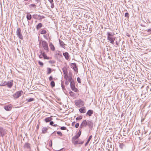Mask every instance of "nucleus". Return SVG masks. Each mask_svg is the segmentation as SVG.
<instances>
[{
  "instance_id": "20",
  "label": "nucleus",
  "mask_w": 151,
  "mask_h": 151,
  "mask_svg": "<svg viewBox=\"0 0 151 151\" xmlns=\"http://www.w3.org/2000/svg\"><path fill=\"white\" fill-rule=\"evenodd\" d=\"M52 118L51 117L46 118L45 119V121L46 122H48L52 120Z\"/></svg>"
},
{
  "instance_id": "47",
  "label": "nucleus",
  "mask_w": 151,
  "mask_h": 151,
  "mask_svg": "<svg viewBox=\"0 0 151 151\" xmlns=\"http://www.w3.org/2000/svg\"><path fill=\"white\" fill-rule=\"evenodd\" d=\"M49 63L51 64H54L55 63V61L54 60H50L49 61Z\"/></svg>"
},
{
  "instance_id": "21",
  "label": "nucleus",
  "mask_w": 151,
  "mask_h": 151,
  "mask_svg": "<svg viewBox=\"0 0 151 151\" xmlns=\"http://www.w3.org/2000/svg\"><path fill=\"white\" fill-rule=\"evenodd\" d=\"M4 109L7 111H9L11 110L12 108L9 106H6L4 107Z\"/></svg>"
},
{
  "instance_id": "24",
  "label": "nucleus",
  "mask_w": 151,
  "mask_h": 151,
  "mask_svg": "<svg viewBox=\"0 0 151 151\" xmlns=\"http://www.w3.org/2000/svg\"><path fill=\"white\" fill-rule=\"evenodd\" d=\"M52 69L51 68H47V74H49L51 73L52 72Z\"/></svg>"
},
{
  "instance_id": "43",
  "label": "nucleus",
  "mask_w": 151,
  "mask_h": 151,
  "mask_svg": "<svg viewBox=\"0 0 151 151\" xmlns=\"http://www.w3.org/2000/svg\"><path fill=\"white\" fill-rule=\"evenodd\" d=\"M38 64L42 66H43V63L42 62H41L40 61H39L38 62Z\"/></svg>"
},
{
  "instance_id": "14",
  "label": "nucleus",
  "mask_w": 151,
  "mask_h": 151,
  "mask_svg": "<svg viewBox=\"0 0 151 151\" xmlns=\"http://www.w3.org/2000/svg\"><path fill=\"white\" fill-rule=\"evenodd\" d=\"M72 66L74 71L76 72H78V69L77 67L76 64L75 63H72Z\"/></svg>"
},
{
  "instance_id": "12",
  "label": "nucleus",
  "mask_w": 151,
  "mask_h": 151,
  "mask_svg": "<svg viewBox=\"0 0 151 151\" xmlns=\"http://www.w3.org/2000/svg\"><path fill=\"white\" fill-rule=\"evenodd\" d=\"M79 111L82 113H84L86 112V109L85 107H83L79 109Z\"/></svg>"
},
{
  "instance_id": "13",
  "label": "nucleus",
  "mask_w": 151,
  "mask_h": 151,
  "mask_svg": "<svg viewBox=\"0 0 151 151\" xmlns=\"http://www.w3.org/2000/svg\"><path fill=\"white\" fill-rule=\"evenodd\" d=\"M24 147L25 148L28 149L29 150H31L30 145L28 143H25L24 145Z\"/></svg>"
},
{
  "instance_id": "49",
  "label": "nucleus",
  "mask_w": 151,
  "mask_h": 151,
  "mask_svg": "<svg viewBox=\"0 0 151 151\" xmlns=\"http://www.w3.org/2000/svg\"><path fill=\"white\" fill-rule=\"evenodd\" d=\"M125 16L127 17H129V14L128 13H126L125 14Z\"/></svg>"
},
{
  "instance_id": "41",
  "label": "nucleus",
  "mask_w": 151,
  "mask_h": 151,
  "mask_svg": "<svg viewBox=\"0 0 151 151\" xmlns=\"http://www.w3.org/2000/svg\"><path fill=\"white\" fill-rule=\"evenodd\" d=\"M69 81L68 80V79H67V80H66V81L65 82V84L66 85H68L69 84Z\"/></svg>"
},
{
  "instance_id": "61",
  "label": "nucleus",
  "mask_w": 151,
  "mask_h": 151,
  "mask_svg": "<svg viewBox=\"0 0 151 151\" xmlns=\"http://www.w3.org/2000/svg\"><path fill=\"white\" fill-rule=\"evenodd\" d=\"M52 126H53L54 127H56L57 126V124H54V125L53 124V125Z\"/></svg>"
},
{
  "instance_id": "31",
  "label": "nucleus",
  "mask_w": 151,
  "mask_h": 151,
  "mask_svg": "<svg viewBox=\"0 0 151 151\" xmlns=\"http://www.w3.org/2000/svg\"><path fill=\"white\" fill-rule=\"evenodd\" d=\"M73 91H74V92H79V90L77 88H76L75 87H73V88H71Z\"/></svg>"
},
{
  "instance_id": "40",
  "label": "nucleus",
  "mask_w": 151,
  "mask_h": 151,
  "mask_svg": "<svg viewBox=\"0 0 151 151\" xmlns=\"http://www.w3.org/2000/svg\"><path fill=\"white\" fill-rule=\"evenodd\" d=\"M82 116H78L77 117H76V119L80 120H81V119H82Z\"/></svg>"
},
{
  "instance_id": "5",
  "label": "nucleus",
  "mask_w": 151,
  "mask_h": 151,
  "mask_svg": "<svg viewBox=\"0 0 151 151\" xmlns=\"http://www.w3.org/2000/svg\"><path fill=\"white\" fill-rule=\"evenodd\" d=\"M42 44L44 50L48 52L49 51V48L47 42L44 40L42 41Z\"/></svg>"
},
{
  "instance_id": "33",
  "label": "nucleus",
  "mask_w": 151,
  "mask_h": 151,
  "mask_svg": "<svg viewBox=\"0 0 151 151\" xmlns=\"http://www.w3.org/2000/svg\"><path fill=\"white\" fill-rule=\"evenodd\" d=\"M6 85V81L2 82L0 84V86H4Z\"/></svg>"
},
{
  "instance_id": "2",
  "label": "nucleus",
  "mask_w": 151,
  "mask_h": 151,
  "mask_svg": "<svg viewBox=\"0 0 151 151\" xmlns=\"http://www.w3.org/2000/svg\"><path fill=\"white\" fill-rule=\"evenodd\" d=\"M107 40L109 41V42L113 44L114 43V41L115 39V37H114V33L108 32L107 33Z\"/></svg>"
},
{
  "instance_id": "38",
  "label": "nucleus",
  "mask_w": 151,
  "mask_h": 151,
  "mask_svg": "<svg viewBox=\"0 0 151 151\" xmlns=\"http://www.w3.org/2000/svg\"><path fill=\"white\" fill-rule=\"evenodd\" d=\"M69 93L70 95L72 96H73L75 95V93L72 91L70 92Z\"/></svg>"
},
{
  "instance_id": "17",
  "label": "nucleus",
  "mask_w": 151,
  "mask_h": 151,
  "mask_svg": "<svg viewBox=\"0 0 151 151\" xmlns=\"http://www.w3.org/2000/svg\"><path fill=\"white\" fill-rule=\"evenodd\" d=\"M93 113V111L92 110H89L86 113V114L88 115L89 116H91Z\"/></svg>"
},
{
  "instance_id": "29",
  "label": "nucleus",
  "mask_w": 151,
  "mask_h": 151,
  "mask_svg": "<svg viewBox=\"0 0 151 151\" xmlns=\"http://www.w3.org/2000/svg\"><path fill=\"white\" fill-rule=\"evenodd\" d=\"M92 135H91L89 137V138L88 140H87V142L85 144V146H86L88 144L89 142L90 141V140L92 138Z\"/></svg>"
},
{
  "instance_id": "4",
  "label": "nucleus",
  "mask_w": 151,
  "mask_h": 151,
  "mask_svg": "<svg viewBox=\"0 0 151 151\" xmlns=\"http://www.w3.org/2000/svg\"><path fill=\"white\" fill-rule=\"evenodd\" d=\"M75 104L78 107H81L84 104V101L81 99L76 100L75 101Z\"/></svg>"
},
{
  "instance_id": "7",
  "label": "nucleus",
  "mask_w": 151,
  "mask_h": 151,
  "mask_svg": "<svg viewBox=\"0 0 151 151\" xmlns=\"http://www.w3.org/2000/svg\"><path fill=\"white\" fill-rule=\"evenodd\" d=\"M23 93V92L22 91H18L14 94L13 96L15 98H18L21 96Z\"/></svg>"
},
{
  "instance_id": "30",
  "label": "nucleus",
  "mask_w": 151,
  "mask_h": 151,
  "mask_svg": "<svg viewBox=\"0 0 151 151\" xmlns=\"http://www.w3.org/2000/svg\"><path fill=\"white\" fill-rule=\"evenodd\" d=\"M43 57L44 59H46L48 60L49 59V58L47 57L46 55L45 54V52H44V53H43Z\"/></svg>"
},
{
  "instance_id": "42",
  "label": "nucleus",
  "mask_w": 151,
  "mask_h": 151,
  "mask_svg": "<svg viewBox=\"0 0 151 151\" xmlns=\"http://www.w3.org/2000/svg\"><path fill=\"white\" fill-rule=\"evenodd\" d=\"M77 81L79 83H81V81L80 78L79 77H78L77 78Z\"/></svg>"
},
{
  "instance_id": "54",
  "label": "nucleus",
  "mask_w": 151,
  "mask_h": 151,
  "mask_svg": "<svg viewBox=\"0 0 151 151\" xmlns=\"http://www.w3.org/2000/svg\"><path fill=\"white\" fill-rule=\"evenodd\" d=\"M54 124V122L53 121H51L50 122V124L51 125H53Z\"/></svg>"
},
{
  "instance_id": "37",
  "label": "nucleus",
  "mask_w": 151,
  "mask_h": 151,
  "mask_svg": "<svg viewBox=\"0 0 151 151\" xmlns=\"http://www.w3.org/2000/svg\"><path fill=\"white\" fill-rule=\"evenodd\" d=\"M47 32L45 30H42L41 31V34H44L46 33Z\"/></svg>"
},
{
  "instance_id": "15",
  "label": "nucleus",
  "mask_w": 151,
  "mask_h": 151,
  "mask_svg": "<svg viewBox=\"0 0 151 151\" xmlns=\"http://www.w3.org/2000/svg\"><path fill=\"white\" fill-rule=\"evenodd\" d=\"M49 46L52 51H54L55 50V47L52 42H50V43Z\"/></svg>"
},
{
  "instance_id": "44",
  "label": "nucleus",
  "mask_w": 151,
  "mask_h": 151,
  "mask_svg": "<svg viewBox=\"0 0 151 151\" xmlns=\"http://www.w3.org/2000/svg\"><path fill=\"white\" fill-rule=\"evenodd\" d=\"M57 134L60 135V136H62V133L59 131H58L57 132Z\"/></svg>"
},
{
  "instance_id": "32",
  "label": "nucleus",
  "mask_w": 151,
  "mask_h": 151,
  "mask_svg": "<svg viewBox=\"0 0 151 151\" xmlns=\"http://www.w3.org/2000/svg\"><path fill=\"white\" fill-rule=\"evenodd\" d=\"M29 6L30 8H35L36 6L35 4H32L29 5Z\"/></svg>"
},
{
  "instance_id": "64",
  "label": "nucleus",
  "mask_w": 151,
  "mask_h": 151,
  "mask_svg": "<svg viewBox=\"0 0 151 151\" xmlns=\"http://www.w3.org/2000/svg\"><path fill=\"white\" fill-rule=\"evenodd\" d=\"M42 18H44V17L43 16H41Z\"/></svg>"
},
{
  "instance_id": "19",
  "label": "nucleus",
  "mask_w": 151,
  "mask_h": 151,
  "mask_svg": "<svg viewBox=\"0 0 151 151\" xmlns=\"http://www.w3.org/2000/svg\"><path fill=\"white\" fill-rule=\"evenodd\" d=\"M70 86L71 88L75 87V83L74 80H72V81H70Z\"/></svg>"
},
{
  "instance_id": "62",
  "label": "nucleus",
  "mask_w": 151,
  "mask_h": 151,
  "mask_svg": "<svg viewBox=\"0 0 151 151\" xmlns=\"http://www.w3.org/2000/svg\"><path fill=\"white\" fill-rule=\"evenodd\" d=\"M116 44L117 45H118L119 44V43L117 42L116 41Z\"/></svg>"
},
{
  "instance_id": "25",
  "label": "nucleus",
  "mask_w": 151,
  "mask_h": 151,
  "mask_svg": "<svg viewBox=\"0 0 151 151\" xmlns=\"http://www.w3.org/2000/svg\"><path fill=\"white\" fill-rule=\"evenodd\" d=\"M78 137L76 135L73 137L72 139V142L73 143V142L74 141H76V140L78 138Z\"/></svg>"
},
{
  "instance_id": "58",
  "label": "nucleus",
  "mask_w": 151,
  "mask_h": 151,
  "mask_svg": "<svg viewBox=\"0 0 151 151\" xmlns=\"http://www.w3.org/2000/svg\"><path fill=\"white\" fill-rule=\"evenodd\" d=\"M48 1L51 3H53V0H48Z\"/></svg>"
},
{
  "instance_id": "35",
  "label": "nucleus",
  "mask_w": 151,
  "mask_h": 151,
  "mask_svg": "<svg viewBox=\"0 0 151 151\" xmlns=\"http://www.w3.org/2000/svg\"><path fill=\"white\" fill-rule=\"evenodd\" d=\"M50 85L52 87H54L55 86V83L54 81H52L50 83Z\"/></svg>"
},
{
  "instance_id": "10",
  "label": "nucleus",
  "mask_w": 151,
  "mask_h": 151,
  "mask_svg": "<svg viewBox=\"0 0 151 151\" xmlns=\"http://www.w3.org/2000/svg\"><path fill=\"white\" fill-rule=\"evenodd\" d=\"M63 55L66 60H68L70 58V55L68 52H66L63 53Z\"/></svg>"
},
{
  "instance_id": "34",
  "label": "nucleus",
  "mask_w": 151,
  "mask_h": 151,
  "mask_svg": "<svg viewBox=\"0 0 151 151\" xmlns=\"http://www.w3.org/2000/svg\"><path fill=\"white\" fill-rule=\"evenodd\" d=\"M63 74L65 75V74H67V71L65 68H63Z\"/></svg>"
},
{
  "instance_id": "55",
  "label": "nucleus",
  "mask_w": 151,
  "mask_h": 151,
  "mask_svg": "<svg viewBox=\"0 0 151 151\" xmlns=\"http://www.w3.org/2000/svg\"><path fill=\"white\" fill-rule=\"evenodd\" d=\"M61 86H62V89L63 90L65 89L64 86L63 85L62 83H61Z\"/></svg>"
},
{
  "instance_id": "48",
  "label": "nucleus",
  "mask_w": 151,
  "mask_h": 151,
  "mask_svg": "<svg viewBox=\"0 0 151 151\" xmlns=\"http://www.w3.org/2000/svg\"><path fill=\"white\" fill-rule=\"evenodd\" d=\"M79 126V123H77L75 125V127L76 128H78Z\"/></svg>"
},
{
  "instance_id": "23",
  "label": "nucleus",
  "mask_w": 151,
  "mask_h": 151,
  "mask_svg": "<svg viewBox=\"0 0 151 151\" xmlns=\"http://www.w3.org/2000/svg\"><path fill=\"white\" fill-rule=\"evenodd\" d=\"M119 147L121 149H123L125 147V145L123 143H119Z\"/></svg>"
},
{
  "instance_id": "11",
  "label": "nucleus",
  "mask_w": 151,
  "mask_h": 151,
  "mask_svg": "<svg viewBox=\"0 0 151 151\" xmlns=\"http://www.w3.org/2000/svg\"><path fill=\"white\" fill-rule=\"evenodd\" d=\"M84 143V141H81L80 139H79L78 141H74L73 142V143L75 145L79 144H82Z\"/></svg>"
},
{
  "instance_id": "50",
  "label": "nucleus",
  "mask_w": 151,
  "mask_h": 151,
  "mask_svg": "<svg viewBox=\"0 0 151 151\" xmlns=\"http://www.w3.org/2000/svg\"><path fill=\"white\" fill-rule=\"evenodd\" d=\"M35 1L36 2L35 4H37V3H40V0H35Z\"/></svg>"
},
{
  "instance_id": "57",
  "label": "nucleus",
  "mask_w": 151,
  "mask_h": 151,
  "mask_svg": "<svg viewBox=\"0 0 151 151\" xmlns=\"http://www.w3.org/2000/svg\"><path fill=\"white\" fill-rule=\"evenodd\" d=\"M75 122H73L72 123V126H74L75 125Z\"/></svg>"
},
{
  "instance_id": "9",
  "label": "nucleus",
  "mask_w": 151,
  "mask_h": 151,
  "mask_svg": "<svg viewBox=\"0 0 151 151\" xmlns=\"http://www.w3.org/2000/svg\"><path fill=\"white\" fill-rule=\"evenodd\" d=\"M55 54L57 57L59 58L63 57L61 52L59 50H56L55 53Z\"/></svg>"
},
{
  "instance_id": "6",
  "label": "nucleus",
  "mask_w": 151,
  "mask_h": 151,
  "mask_svg": "<svg viewBox=\"0 0 151 151\" xmlns=\"http://www.w3.org/2000/svg\"><path fill=\"white\" fill-rule=\"evenodd\" d=\"M21 30L20 28L18 27L16 31V34L18 37L21 39L22 40L23 38V37L21 34Z\"/></svg>"
},
{
  "instance_id": "53",
  "label": "nucleus",
  "mask_w": 151,
  "mask_h": 151,
  "mask_svg": "<svg viewBox=\"0 0 151 151\" xmlns=\"http://www.w3.org/2000/svg\"><path fill=\"white\" fill-rule=\"evenodd\" d=\"M137 134L138 135H140V134H139V133H140V134L141 133H140V130H138V131H137Z\"/></svg>"
},
{
  "instance_id": "39",
  "label": "nucleus",
  "mask_w": 151,
  "mask_h": 151,
  "mask_svg": "<svg viewBox=\"0 0 151 151\" xmlns=\"http://www.w3.org/2000/svg\"><path fill=\"white\" fill-rule=\"evenodd\" d=\"M34 100V99L33 98H30V99H28L27 101L28 102H31V101H33Z\"/></svg>"
},
{
  "instance_id": "28",
  "label": "nucleus",
  "mask_w": 151,
  "mask_h": 151,
  "mask_svg": "<svg viewBox=\"0 0 151 151\" xmlns=\"http://www.w3.org/2000/svg\"><path fill=\"white\" fill-rule=\"evenodd\" d=\"M40 54L39 55V57L40 58H42L43 57V54L42 53H44V52L42 50H40Z\"/></svg>"
},
{
  "instance_id": "52",
  "label": "nucleus",
  "mask_w": 151,
  "mask_h": 151,
  "mask_svg": "<svg viewBox=\"0 0 151 151\" xmlns=\"http://www.w3.org/2000/svg\"><path fill=\"white\" fill-rule=\"evenodd\" d=\"M49 79L50 81H51L53 79L52 77V76H50L49 78Z\"/></svg>"
},
{
  "instance_id": "45",
  "label": "nucleus",
  "mask_w": 151,
  "mask_h": 151,
  "mask_svg": "<svg viewBox=\"0 0 151 151\" xmlns=\"http://www.w3.org/2000/svg\"><path fill=\"white\" fill-rule=\"evenodd\" d=\"M66 127H60V129L63 130H66Z\"/></svg>"
},
{
  "instance_id": "60",
  "label": "nucleus",
  "mask_w": 151,
  "mask_h": 151,
  "mask_svg": "<svg viewBox=\"0 0 151 151\" xmlns=\"http://www.w3.org/2000/svg\"><path fill=\"white\" fill-rule=\"evenodd\" d=\"M90 27L89 28L90 29V31L91 32L92 30V27L91 26H90Z\"/></svg>"
},
{
  "instance_id": "63",
  "label": "nucleus",
  "mask_w": 151,
  "mask_h": 151,
  "mask_svg": "<svg viewBox=\"0 0 151 151\" xmlns=\"http://www.w3.org/2000/svg\"><path fill=\"white\" fill-rule=\"evenodd\" d=\"M40 122L38 121V124H39V125H40Z\"/></svg>"
},
{
  "instance_id": "56",
  "label": "nucleus",
  "mask_w": 151,
  "mask_h": 151,
  "mask_svg": "<svg viewBox=\"0 0 151 151\" xmlns=\"http://www.w3.org/2000/svg\"><path fill=\"white\" fill-rule=\"evenodd\" d=\"M39 124H37L36 127V129L37 130L39 129Z\"/></svg>"
},
{
  "instance_id": "46",
  "label": "nucleus",
  "mask_w": 151,
  "mask_h": 151,
  "mask_svg": "<svg viewBox=\"0 0 151 151\" xmlns=\"http://www.w3.org/2000/svg\"><path fill=\"white\" fill-rule=\"evenodd\" d=\"M64 77L65 79L66 80L68 79V76L67 74L64 75Z\"/></svg>"
},
{
  "instance_id": "22",
  "label": "nucleus",
  "mask_w": 151,
  "mask_h": 151,
  "mask_svg": "<svg viewBox=\"0 0 151 151\" xmlns=\"http://www.w3.org/2000/svg\"><path fill=\"white\" fill-rule=\"evenodd\" d=\"M42 26V23H39L38 25L37 26L36 29H40Z\"/></svg>"
},
{
  "instance_id": "1",
  "label": "nucleus",
  "mask_w": 151,
  "mask_h": 151,
  "mask_svg": "<svg viewBox=\"0 0 151 151\" xmlns=\"http://www.w3.org/2000/svg\"><path fill=\"white\" fill-rule=\"evenodd\" d=\"M93 125V123L91 120H83L81 124L80 127L82 128L83 127H86L88 126L89 127H92Z\"/></svg>"
},
{
  "instance_id": "27",
  "label": "nucleus",
  "mask_w": 151,
  "mask_h": 151,
  "mask_svg": "<svg viewBox=\"0 0 151 151\" xmlns=\"http://www.w3.org/2000/svg\"><path fill=\"white\" fill-rule=\"evenodd\" d=\"M27 18L28 20H30L31 19V15L29 13H27Z\"/></svg>"
},
{
  "instance_id": "36",
  "label": "nucleus",
  "mask_w": 151,
  "mask_h": 151,
  "mask_svg": "<svg viewBox=\"0 0 151 151\" xmlns=\"http://www.w3.org/2000/svg\"><path fill=\"white\" fill-rule=\"evenodd\" d=\"M81 129H80L79 131L78 132L77 134L76 135H77L78 137H79L81 135Z\"/></svg>"
},
{
  "instance_id": "18",
  "label": "nucleus",
  "mask_w": 151,
  "mask_h": 151,
  "mask_svg": "<svg viewBox=\"0 0 151 151\" xmlns=\"http://www.w3.org/2000/svg\"><path fill=\"white\" fill-rule=\"evenodd\" d=\"M72 75L71 73H69V75L68 76V80L69 81V82L72 81V80H73L72 79Z\"/></svg>"
},
{
  "instance_id": "3",
  "label": "nucleus",
  "mask_w": 151,
  "mask_h": 151,
  "mask_svg": "<svg viewBox=\"0 0 151 151\" xmlns=\"http://www.w3.org/2000/svg\"><path fill=\"white\" fill-rule=\"evenodd\" d=\"M7 130L1 127H0V137H3L6 134Z\"/></svg>"
},
{
  "instance_id": "16",
  "label": "nucleus",
  "mask_w": 151,
  "mask_h": 151,
  "mask_svg": "<svg viewBox=\"0 0 151 151\" xmlns=\"http://www.w3.org/2000/svg\"><path fill=\"white\" fill-rule=\"evenodd\" d=\"M59 43L60 45V46H61L63 48H65V44H64V43L62 41V40H59Z\"/></svg>"
},
{
  "instance_id": "8",
  "label": "nucleus",
  "mask_w": 151,
  "mask_h": 151,
  "mask_svg": "<svg viewBox=\"0 0 151 151\" xmlns=\"http://www.w3.org/2000/svg\"><path fill=\"white\" fill-rule=\"evenodd\" d=\"M13 81L12 80L6 82V85L7 86V87L11 88L12 87L13 85Z\"/></svg>"
},
{
  "instance_id": "26",
  "label": "nucleus",
  "mask_w": 151,
  "mask_h": 151,
  "mask_svg": "<svg viewBox=\"0 0 151 151\" xmlns=\"http://www.w3.org/2000/svg\"><path fill=\"white\" fill-rule=\"evenodd\" d=\"M47 129L46 127H43L42 129V133L45 134L47 132Z\"/></svg>"
},
{
  "instance_id": "51",
  "label": "nucleus",
  "mask_w": 151,
  "mask_h": 151,
  "mask_svg": "<svg viewBox=\"0 0 151 151\" xmlns=\"http://www.w3.org/2000/svg\"><path fill=\"white\" fill-rule=\"evenodd\" d=\"M51 8H53L54 7V5L53 3H51Z\"/></svg>"
},
{
  "instance_id": "59",
  "label": "nucleus",
  "mask_w": 151,
  "mask_h": 151,
  "mask_svg": "<svg viewBox=\"0 0 151 151\" xmlns=\"http://www.w3.org/2000/svg\"><path fill=\"white\" fill-rule=\"evenodd\" d=\"M147 32H151V28L148 29Z\"/></svg>"
}]
</instances>
